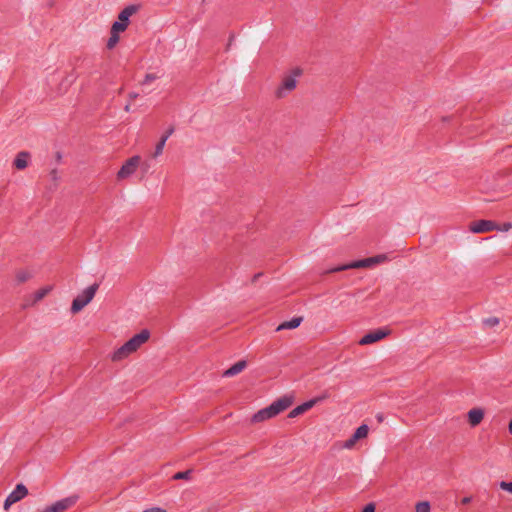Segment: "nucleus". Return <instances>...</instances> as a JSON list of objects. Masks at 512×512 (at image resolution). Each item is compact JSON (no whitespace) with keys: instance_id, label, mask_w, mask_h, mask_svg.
<instances>
[{"instance_id":"1","label":"nucleus","mask_w":512,"mask_h":512,"mask_svg":"<svg viewBox=\"0 0 512 512\" xmlns=\"http://www.w3.org/2000/svg\"><path fill=\"white\" fill-rule=\"evenodd\" d=\"M293 404V396L285 395L269 406L259 410L251 417V423H260L274 418Z\"/></svg>"},{"instance_id":"2","label":"nucleus","mask_w":512,"mask_h":512,"mask_svg":"<svg viewBox=\"0 0 512 512\" xmlns=\"http://www.w3.org/2000/svg\"><path fill=\"white\" fill-rule=\"evenodd\" d=\"M303 75V70L296 66L289 72L285 73L282 77L281 83L275 91V96L278 99L284 98L288 93L293 91L298 83V78Z\"/></svg>"},{"instance_id":"3","label":"nucleus","mask_w":512,"mask_h":512,"mask_svg":"<svg viewBox=\"0 0 512 512\" xmlns=\"http://www.w3.org/2000/svg\"><path fill=\"white\" fill-rule=\"evenodd\" d=\"M99 288L98 283H94L83 290L73 301L71 305V312L76 314L80 312L87 304H89L94 298Z\"/></svg>"},{"instance_id":"4","label":"nucleus","mask_w":512,"mask_h":512,"mask_svg":"<svg viewBox=\"0 0 512 512\" xmlns=\"http://www.w3.org/2000/svg\"><path fill=\"white\" fill-rule=\"evenodd\" d=\"M141 158L139 156H133L129 158L121 167L117 173L118 179H125L135 173L139 166Z\"/></svg>"},{"instance_id":"5","label":"nucleus","mask_w":512,"mask_h":512,"mask_svg":"<svg viewBox=\"0 0 512 512\" xmlns=\"http://www.w3.org/2000/svg\"><path fill=\"white\" fill-rule=\"evenodd\" d=\"M27 494L28 489L26 486L22 483L17 484L15 489L7 496L4 502V509L8 510L12 504L22 500Z\"/></svg>"},{"instance_id":"6","label":"nucleus","mask_w":512,"mask_h":512,"mask_svg":"<svg viewBox=\"0 0 512 512\" xmlns=\"http://www.w3.org/2000/svg\"><path fill=\"white\" fill-rule=\"evenodd\" d=\"M497 229V224L491 220H478L471 222L469 225V230L475 234L490 232Z\"/></svg>"},{"instance_id":"7","label":"nucleus","mask_w":512,"mask_h":512,"mask_svg":"<svg viewBox=\"0 0 512 512\" xmlns=\"http://www.w3.org/2000/svg\"><path fill=\"white\" fill-rule=\"evenodd\" d=\"M327 398V394H324L322 396H318L316 398H313L309 401H306L304 403H302L301 405L295 407L294 409H292L289 414H288V417L289 418H295V417H298L299 415L305 413L306 411H308L309 409H311L316 403L324 400Z\"/></svg>"},{"instance_id":"8","label":"nucleus","mask_w":512,"mask_h":512,"mask_svg":"<svg viewBox=\"0 0 512 512\" xmlns=\"http://www.w3.org/2000/svg\"><path fill=\"white\" fill-rule=\"evenodd\" d=\"M373 262H374V259H371L369 257V258H366V259H362V260H358V261H353V262L348 263V264H344V265H340V266L334 267V268L328 270L327 273L340 272V271H345V270H348V269H355V268L371 267L372 265H374Z\"/></svg>"},{"instance_id":"9","label":"nucleus","mask_w":512,"mask_h":512,"mask_svg":"<svg viewBox=\"0 0 512 512\" xmlns=\"http://www.w3.org/2000/svg\"><path fill=\"white\" fill-rule=\"evenodd\" d=\"M150 337V332L147 329L142 330L140 333L134 335L125 344L132 353L135 352L142 344H144Z\"/></svg>"},{"instance_id":"10","label":"nucleus","mask_w":512,"mask_h":512,"mask_svg":"<svg viewBox=\"0 0 512 512\" xmlns=\"http://www.w3.org/2000/svg\"><path fill=\"white\" fill-rule=\"evenodd\" d=\"M75 498L68 497L61 499L54 504L46 507L43 512H64L75 503Z\"/></svg>"},{"instance_id":"11","label":"nucleus","mask_w":512,"mask_h":512,"mask_svg":"<svg viewBox=\"0 0 512 512\" xmlns=\"http://www.w3.org/2000/svg\"><path fill=\"white\" fill-rule=\"evenodd\" d=\"M387 334H388V332L381 330V329L371 331V332L367 333L366 335H364L360 339L359 344L360 345L372 344L374 342H377V341L383 339L384 337L387 336Z\"/></svg>"},{"instance_id":"12","label":"nucleus","mask_w":512,"mask_h":512,"mask_svg":"<svg viewBox=\"0 0 512 512\" xmlns=\"http://www.w3.org/2000/svg\"><path fill=\"white\" fill-rule=\"evenodd\" d=\"M247 366V362L245 360H240L233 364L230 368H228L226 371H224L223 376L225 377H232L240 372H242Z\"/></svg>"},{"instance_id":"13","label":"nucleus","mask_w":512,"mask_h":512,"mask_svg":"<svg viewBox=\"0 0 512 512\" xmlns=\"http://www.w3.org/2000/svg\"><path fill=\"white\" fill-rule=\"evenodd\" d=\"M484 412L482 409L473 408L468 412V421L471 426H477L483 419Z\"/></svg>"},{"instance_id":"14","label":"nucleus","mask_w":512,"mask_h":512,"mask_svg":"<svg viewBox=\"0 0 512 512\" xmlns=\"http://www.w3.org/2000/svg\"><path fill=\"white\" fill-rule=\"evenodd\" d=\"M30 158V154L27 151L19 152L14 160V166L19 169H25L28 166V160Z\"/></svg>"},{"instance_id":"15","label":"nucleus","mask_w":512,"mask_h":512,"mask_svg":"<svg viewBox=\"0 0 512 512\" xmlns=\"http://www.w3.org/2000/svg\"><path fill=\"white\" fill-rule=\"evenodd\" d=\"M139 7L136 5H129L125 7L118 15L119 20L129 24V18L138 11Z\"/></svg>"},{"instance_id":"16","label":"nucleus","mask_w":512,"mask_h":512,"mask_svg":"<svg viewBox=\"0 0 512 512\" xmlns=\"http://www.w3.org/2000/svg\"><path fill=\"white\" fill-rule=\"evenodd\" d=\"M302 321H303L302 317H294L289 321H284L283 323H281L276 328V331H281V330H285V329H295L298 326H300Z\"/></svg>"},{"instance_id":"17","label":"nucleus","mask_w":512,"mask_h":512,"mask_svg":"<svg viewBox=\"0 0 512 512\" xmlns=\"http://www.w3.org/2000/svg\"><path fill=\"white\" fill-rule=\"evenodd\" d=\"M132 352L129 351L127 345L124 343L121 347H119L112 355L113 361H121L129 356Z\"/></svg>"},{"instance_id":"18","label":"nucleus","mask_w":512,"mask_h":512,"mask_svg":"<svg viewBox=\"0 0 512 512\" xmlns=\"http://www.w3.org/2000/svg\"><path fill=\"white\" fill-rule=\"evenodd\" d=\"M15 277L17 283L22 284L28 281L32 277V274L27 270H18L15 274Z\"/></svg>"},{"instance_id":"19","label":"nucleus","mask_w":512,"mask_h":512,"mask_svg":"<svg viewBox=\"0 0 512 512\" xmlns=\"http://www.w3.org/2000/svg\"><path fill=\"white\" fill-rule=\"evenodd\" d=\"M51 291L50 286L43 287L39 290H37L34 294V302H38L42 300L49 292Z\"/></svg>"},{"instance_id":"20","label":"nucleus","mask_w":512,"mask_h":512,"mask_svg":"<svg viewBox=\"0 0 512 512\" xmlns=\"http://www.w3.org/2000/svg\"><path fill=\"white\" fill-rule=\"evenodd\" d=\"M128 27V24L125 22H122L121 20H117L113 23L111 30L116 33L124 32Z\"/></svg>"},{"instance_id":"21","label":"nucleus","mask_w":512,"mask_h":512,"mask_svg":"<svg viewBox=\"0 0 512 512\" xmlns=\"http://www.w3.org/2000/svg\"><path fill=\"white\" fill-rule=\"evenodd\" d=\"M166 144V137H161L159 142L156 144L153 157L156 158L163 153L164 146Z\"/></svg>"},{"instance_id":"22","label":"nucleus","mask_w":512,"mask_h":512,"mask_svg":"<svg viewBox=\"0 0 512 512\" xmlns=\"http://www.w3.org/2000/svg\"><path fill=\"white\" fill-rule=\"evenodd\" d=\"M119 42V33H116V32H113L112 30L110 31V37L107 41V47L109 49L115 47V45Z\"/></svg>"},{"instance_id":"23","label":"nucleus","mask_w":512,"mask_h":512,"mask_svg":"<svg viewBox=\"0 0 512 512\" xmlns=\"http://www.w3.org/2000/svg\"><path fill=\"white\" fill-rule=\"evenodd\" d=\"M430 510H431V506L428 501L418 502L415 506L416 512H430Z\"/></svg>"},{"instance_id":"24","label":"nucleus","mask_w":512,"mask_h":512,"mask_svg":"<svg viewBox=\"0 0 512 512\" xmlns=\"http://www.w3.org/2000/svg\"><path fill=\"white\" fill-rule=\"evenodd\" d=\"M368 432H369V427L366 425V424H362L360 425L356 430H355V434L357 436H359L360 439H363L365 437H367L368 435Z\"/></svg>"},{"instance_id":"25","label":"nucleus","mask_w":512,"mask_h":512,"mask_svg":"<svg viewBox=\"0 0 512 512\" xmlns=\"http://www.w3.org/2000/svg\"><path fill=\"white\" fill-rule=\"evenodd\" d=\"M191 473H192V470L177 472L176 474H174L172 476V479L173 480H188V479H190Z\"/></svg>"},{"instance_id":"26","label":"nucleus","mask_w":512,"mask_h":512,"mask_svg":"<svg viewBox=\"0 0 512 512\" xmlns=\"http://www.w3.org/2000/svg\"><path fill=\"white\" fill-rule=\"evenodd\" d=\"M484 324L488 327H495L499 324V319L497 317H490L484 320Z\"/></svg>"},{"instance_id":"27","label":"nucleus","mask_w":512,"mask_h":512,"mask_svg":"<svg viewBox=\"0 0 512 512\" xmlns=\"http://www.w3.org/2000/svg\"><path fill=\"white\" fill-rule=\"evenodd\" d=\"M499 486L502 490L512 493V482L501 481Z\"/></svg>"},{"instance_id":"28","label":"nucleus","mask_w":512,"mask_h":512,"mask_svg":"<svg viewBox=\"0 0 512 512\" xmlns=\"http://www.w3.org/2000/svg\"><path fill=\"white\" fill-rule=\"evenodd\" d=\"M159 76L154 73H148L145 77V80L142 82L143 85L149 84L153 80L157 79Z\"/></svg>"},{"instance_id":"29","label":"nucleus","mask_w":512,"mask_h":512,"mask_svg":"<svg viewBox=\"0 0 512 512\" xmlns=\"http://www.w3.org/2000/svg\"><path fill=\"white\" fill-rule=\"evenodd\" d=\"M355 444L356 442L353 440L352 437H350L348 440L345 441L344 448L351 449L354 447Z\"/></svg>"},{"instance_id":"30","label":"nucleus","mask_w":512,"mask_h":512,"mask_svg":"<svg viewBox=\"0 0 512 512\" xmlns=\"http://www.w3.org/2000/svg\"><path fill=\"white\" fill-rule=\"evenodd\" d=\"M362 512H375V505H374L373 503H369V504H367V505L363 508Z\"/></svg>"},{"instance_id":"31","label":"nucleus","mask_w":512,"mask_h":512,"mask_svg":"<svg viewBox=\"0 0 512 512\" xmlns=\"http://www.w3.org/2000/svg\"><path fill=\"white\" fill-rule=\"evenodd\" d=\"M174 133V127L171 126L167 129V131L161 136V137H166V141L168 140V138Z\"/></svg>"},{"instance_id":"32","label":"nucleus","mask_w":512,"mask_h":512,"mask_svg":"<svg viewBox=\"0 0 512 512\" xmlns=\"http://www.w3.org/2000/svg\"><path fill=\"white\" fill-rule=\"evenodd\" d=\"M143 512H166V510L163 508H160V507H153V508L146 509Z\"/></svg>"},{"instance_id":"33","label":"nucleus","mask_w":512,"mask_h":512,"mask_svg":"<svg viewBox=\"0 0 512 512\" xmlns=\"http://www.w3.org/2000/svg\"><path fill=\"white\" fill-rule=\"evenodd\" d=\"M370 258L374 259L373 264H377V263H380L381 261H383L385 259V256L384 255H377V256H374V257H370Z\"/></svg>"},{"instance_id":"34","label":"nucleus","mask_w":512,"mask_h":512,"mask_svg":"<svg viewBox=\"0 0 512 512\" xmlns=\"http://www.w3.org/2000/svg\"><path fill=\"white\" fill-rule=\"evenodd\" d=\"M50 177L53 181H57L58 180V172L56 169H53L51 172H50Z\"/></svg>"},{"instance_id":"35","label":"nucleus","mask_w":512,"mask_h":512,"mask_svg":"<svg viewBox=\"0 0 512 512\" xmlns=\"http://www.w3.org/2000/svg\"><path fill=\"white\" fill-rule=\"evenodd\" d=\"M511 228H512V224L510 222H507V223L503 224L502 230L503 231H509Z\"/></svg>"},{"instance_id":"36","label":"nucleus","mask_w":512,"mask_h":512,"mask_svg":"<svg viewBox=\"0 0 512 512\" xmlns=\"http://www.w3.org/2000/svg\"><path fill=\"white\" fill-rule=\"evenodd\" d=\"M472 498L471 497H464L462 499V504L466 505V504H469L471 502Z\"/></svg>"},{"instance_id":"37","label":"nucleus","mask_w":512,"mask_h":512,"mask_svg":"<svg viewBox=\"0 0 512 512\" xmlns=\"http://www.w3.org/2000/svg\"><path fill=\"white\" fill-rule=\"evenodd\" d=\"M261 276H262V273L255 274L252 278V282L255 283Z\"/></svg>"},{"instance_id":"38","label":"nucleus","mask_w":512,"mask_h":512,"mask_svg":"<svg viewBox=\"0 0 512 512\" xmlns=\"http://www.w3.org/2000/svg\"><path fill=\"white\" fill-rule=\"evenodd\" d=\"M353 438V440L355 442H357L358 440H360L359 436H357L355 433H353V435L351 436Z\"/></svg>"},{"instance_id":"39","label":"nucleus","mask_w":512,"mask_h":512,"mask_svg":"<svg viewBox=\"0 0 512 512\" xmlns=\"http://www.w3.org/2000/svg\"><path fill=\"white\" fill-rule=\"evenodd\" d=\"M508 429H509V433L512 435V420L509 423Z\"/></svg>"},{"instance_id":"40","label":"nucleus","mask_w":512,"mask_h":512,"mask_svg":"<svg viewBox=\"0 0 512 512\" xmlns=\"http://www.w3.org/2000/svg\"><path fill=\"white\" fill-rule=\"evenodd\" d=\"M377 419L379 422L383 421V416L382 415H377Z\"/></svg>"},{"instance_id":"41","label":"nucleus","mask_w":512,"mask_h":512,"mask_svg":"<svg viewBox=\"0 0 512 512\" xmlns=\"http://www.w3.org/2000/svg\"><path fill=\"white\" fill-rule=\"evenodd\" d=\"M124 109L128 112L130 110V104H127Z\"/></svg>"},{"instance_id":"42","label":"nucleus","mask_w":512,"mask_h":512,"mask_svg":"<svg viewBox=\"0 0 512 512\" xmlns=\"http://www.w3.org/2000/svg\"><path fill=\"white\" fill-rule=\"evenodd\" d=\"M136 97H137V94H134V93H131V94H130V98L134 99V98H136Z\"/></svg>"}]
</instances>
